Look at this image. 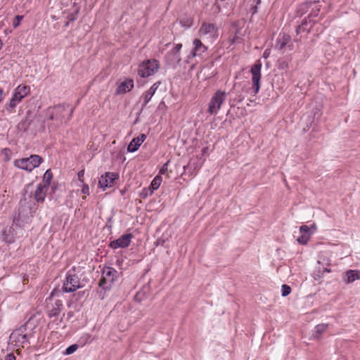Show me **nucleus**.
<instances>
[{
  "label": "nucleus",
  "mask_w": 360,
  "mask_h": 360,
  "mask_svg": "<svg viewBox=\"0 0 360 360\" xmlns=\"http://www.w3.org/2000/svg\"><path fill=\"white\" fill-rule=\"evenodd\" d=\"M73 108H69L66 105H58L48 109L49 119L56 120L59 123H65L72 117Z\"/></svg>",
  "instance_id": "1"
},
{
  "label": "nucleus",
  "mask_w": 360,
  "mask_h": 360,
  "mask_svg": "<svg viewBox=\"0 0 360 360\" xmlns=\"http://www.w3.org/2000/svg\"><path fill=\"white\" fill-rule=\"evenodd\" d=\"M43 160V158L38 155H31L28 158L15 160L13 164L19 169L32 172L34 168L38 167Z\"/></svg>",
  "instance_id": "2"
},
{
  "label": "nucleus",
  "mask_w": 360,
  "mask_h": 360,
  "mask_svg": "<svg viewBox=\"0 0 360 360\" xmlns=\"http://www.w3.org/2000/svg\"><path fill=\"white\" fill-rule=\"evenodd\" d=\"M58 293H60L59 291L53 290L50 297L46 299L47 314L51 319L57 318L63 309V301L56 297Z\"/></svg>",
  "instance_id": "3"
},
{
  "label": "nucleus",
  "mask_w": 360,
  "mask_h": 360,
  "mask_svg": "<svg viewBox=\"0 0 360 360\" xmlns=\"http://www.w3.org/2000/svg\"><path fill=\"white\" fill-rule=\"evenodd\" d=\"M84 286V285L82 283L78 276L71 271H69L66 274L62 290L63 292L67 293L74 292L78 289L82 288Z\"/></svg>",
  "instance_id": "4"
},
{
  "label": "nucleus",
  "mask_w": 360,
  "mask_h": 360,
  "mask_svg": "<svg viewBox=\"0 0 360 360\" xmlns=\"http://www.w3.org/2000/svg\"><path fill=\"white\" fill-rule=\"evenodd\" d=\"M182 49L181 44H176L169 51L165 56V60L167 65L172 68L181 65V50Z\"/></svg>",
  "instance_id": "5"
},
{
  "label": "nucleus",
  "mask_w": 360,
  "mask_h": 360,
  "mask_svg": "<svg viewBox=\"0 0 360 360\" xmlns=\"http://www.w3.org/2000/svg\"><path fill=\"white\" fill-rule=\"evenodd\" d=\"M160 68L159 61L150 59L143 61L138 68V75L141 77H147L154 75Z\"/></svg>",
  "instance_id": "6"
},
{
  "label": "nucleus",
  "mask_w": 360,
  "mask_h": 360,
  "mask_svg": "<svg viewBox=\"0 0 360 360\" xmlns=\"http://www.w3.org/2000/svg\"><path fill=\"white\" fill-rule=\"evenodd\" d=\"M226 94L225 91L218 90L212 97L208 106V112L210 115H217L221 108L222 103L225 101Z\"/></svg>",
  "instance_id": "7"
},
{
  "label": "nucleus",
  "mask_w": 360,
  "mask_h": 360,
  "mask_svg": "<svg viewBox=\"0 0 360 360\" xmlns=\"http://www.w3.org/2000/svg\"><path fill=\"white\" fill-rule=\"evenodd\" d=\"M27 324L26 323L20 328L14 330L10 335L11 340L15 342L16 346L21 345L23 347L24 344L30 343L29 337L27 333Z\"/></svg>",
  "instance_id": "8"
},
{
  "label": "nucleus",
  "mask_w": 360,
  "mask_h": 360,
  "mask_svg": "<svg viewBox=\"0 0 360 360\" xmlns=\"http://www.w3.org/2000/svg\"><path fill=\"white\" fill-rule=\"evenodd\" d=\"M117 271L112 267H105L102 271L101 278L99 281V286L103 289H108L115 281Z\"/></svg>",
  "instance_id": "9"
},
{
  "label": "nucleus",
  "mask_w": 360,
  "mask_h": 360,
  "mask_svg": "<svg viewBox=\"0 0 360 360\" xmlns=\"http://www.w3.org/2000/svg\"><path fill=\"white\" fill-rule=\"evenodd\" d=\"M261 69L262 63L260 60H257L250 69L252 75V88L255 94H257L260 89V80L262 77Z\"/></svg>",
  "instance_id": "10"
},
{
  "label": "nucleus",
  "mask_w": 360,
  "mask_h": 360,
  "mask_svg": "<svg viewBox=\"0 0 360 360\" xmlns=\"http://www.w3.org/2000/svg\"><path fill=\"white\" fill-rule=\"evenodd\" d=\"M207 50V47L200 39H195L193 41V48L191 53L186 56L184 62L189 63L192 58L202 56V53H205Z\"/></svg>",
  "instance_id": "11"
},
{
  "label": "nucleus",
  "mask_w": 360,
  "mask_h": 360,
  "mask_svg": "<svg viewBox=\"0 0 360 360\" xmlns=\"http://www.w3.org/2000/svg\"><path fill=\"white\" fill-rule=\"evenodd\" d=\"M217 32L218 29L215 24L205 22L202 23L198 31L200 37L207 36L210 38H217Z\"/></svg>",
  "instance_id": "12"
},
{
  "label": "nucleus",
  "mask_w": 360,
  "mask_h": 360,
  "mask_svg": "<svg viewBox=\"0 0 360 360\" xmlns=\"http://www.w3.org/2000/svg\"><path fill=\"white\" fill-rule=\"evenodd\" d=\"M118 178L119 174L117 173L105 172L99 179L98 185L105 191L106 188L112 187L114 185L115 181L118 179Z\"/></svg>",
  "instance_id": "13"
},
{
  "label": "nucleus",
  "mask_w": 360,
  "mask_h": 360,
  "mask_svg": "<svg viewBox=\"0 0 360 360\" xmlns=\"http://www.w3.org/2000/svg\"><path fill=\"white\" fill-rule=\"evenodd\" d=\"M132 237L131 233L124 234L119 238L111 241L110 246L113 249L127 248L130 245Z\"/></svg>",
  "instance_id": "14"
},
{
  "label": "nucleus",
  "mask_w": 360,
  "mask_h": 360,
  "mask_svg": "<svg viewBox=\"0 0 360 360\" xmlns=\"http://www.w3.org/2000/svg\"><path fill=\"white\" fill-rule=\"evenodd\" d=\"M290 41V37L286 34H279L276 39L275 47L280 51H283L286 46H288L289 49H292V44H289Z\"/></svg>",
  "instance_id": "15"
},
{
  "label": "nucleus",
  "mask_w": 360,
  "mask_h": 360,
  "mask_svg": "<svg viewBox=\"0 0 360 360\" xmlns=\"http://www.w3.org/2000/svg\"><path fill=\"white\" fill-rule=\"evenodd\" d=\"M30 93V87L27 85L18 86L13 92V96L18 98L20 102Z\"/></svg>",
  "instance_id": "16"
},
{
  "label": "nucleus",
  "mask_w": 360,
  "mask_h": 360,
  "mask_svg": "<svg viewBox=\"0 0 360 360\" xmlns=\"http://www.w3.org/2000/svg\"><path fill=\"white\" fill-rule=\"evenodd\" d=\"M146 139V135L144 134H141L139 136L134 138L128 145L127 150L131 153L136 151Z\"/></svg>",
  "instance_id": "17"
},
{
  "label": "nucleus",
  "mask_w": 360,
  "mask_h": 360,
  "mask_svg": "<svg viewBox=\"0 0 360 360\" xmlns=\"http://www.w3.org/2000/svg\"><path fill=\"white\" fill-rule=\"evenodd\" d=\"M48 190L46 185H42L41 183L39 184L34 193V198L38 202H44L46 194Z\"/></svg>",
  "instance_id": "18"
},
{
  "label": "nucleus",
  "mask_w": 360,
  "mask_h": 360,
  "mask_svg": "<svg viewBox=\"0 0 360 360\" xmlns=\"http://www.w3.org/2000/svg\"><path fill=\"white\" fill-rule=\"evenodd\" d=\"M134 87V81L131 79H127L121 82L116 89V94H125L130 91Z\"/></svg>",
  "instance_id": "19"
},
{
  "label": "nucleus",
  "mask_w": 360,
  "mask_h": 360,
  "mask_svg": "<svg viewBox=\"0 0 360 360\" xmlns=\"http://www.w3.org/2000/svg\"><path fill=\"white\" fill-rule=\"evenodd\" d=\"M356 280H360V271L350 269L345 273L343 281L345 283H352Z\"/></svg>",
  "instance_id": "20"
},
{
  "label": "nucleus",
  "mask_w": 360,
  "mask_h": 360,
  "mask_svg": "<svg viewBox=\"0 0 360 360\" xmlns=\"http://www.w3.org/2000/svg\"><path fill=\"white\" fill-rule=\"evenodd\" d=\"M1 238L6 243H13L15 241V236L11 227L2 230Z\"/></svg>",
  "instance_id": "21"
},
{
  "label": "nucleus",
  "mask_w": 360,
  "mask_h": 360,
  "mask_svg": "<svg viewBox=\"0 0 360 360\" xmlns=\"http://www.w3.org/2000/svg\"><path fill=\"white\" fill-rule=\"evenodd\" d=\"M20 103V101L13 96L12 98L9 100V101L4 105V110L9 114L12 113L13 112L15 108Z\"/></svg>",
  "instance_id": "22"
},
{
  "label": "nucleus",
  "mask_w": 360,
  "mask_h": 360,
  "mask_svg": "<svg viewBox=\"0 0 360 360\" xmlns=\"http://www.w3.org/2000/svg\"><path fill=\"white\" fill-rule=\"evenodd\" d=\"M202 164V162L195 164L190 162L188 165L184 166V170L185 172L188 170L189 172L193 174L201 167Z\"/></svg>",
  "instance_id": "23"
},
{
  "label": "nucleus",
  "mask_w": 360,
  "mask_h": 360,
  "mask_svg": "<svg viewBox=\"0 0 360 360\" xmlns=\"http://www.w3.org/2000/svg\"><path fill=\"white\" fill-rule=\"evenodd\" d=\"M328 327L327 324H319L317 325L314 328V333L313 334L314 337L315 338H319L320 335L326 331V328Z\"/></svg>",
  "instance_id": "24"
},
{
  "label": "nucleus",
  "mask_w": 360,
  "mask_h": 360,
  "mask_svg": "<svg viewBox=\"0 0 360 360\" xmlns=\"http://www.w3.org/2000/svg\"><path fill=\"white\" fill-rule=\"evenodd\" d=\"M53 178L52 172L50 169H48L45 172L43 176V182L42 185H46V187L49 188V184H51V181Z\"/></svg>",
  "instance_id": "25"
},
{
  "label": "nucleus",
  "mask_w": 360,
  "mask_h": 360,
  "mask_svg": "<svg viewBox=\"0 0 360 360\" xmlns=\"http://www.w3.org/2000/svg\"><path fill=\"white\" fill-rule=\"evenodd\" d=\"M161 182H162V177H161V176L158 175L153 179V180L152 181L150 186L149 187H150L151 189L153 190V191H154L160 187Z\"/></svg>",
  "instance_id": "26"
},
{
  "label": "nucleus",
  "mask_w": 360,
  "mask_h": 360,
  "mask_svg": "<svg viewBox=\"0 0 360 360\" xmlns=\"http://www.w3.org/2000/svg\"><path fill=\"white\" fill-rule=\"evenodd\" d=\"M153 95L154 94H151L150 92H149L148 91L143 94V102L142 105H141V109L142 110L146 107L147 104L151 100V98L153 96Z\"/></svg>",
  "instance_id": "27"
},
{
  "label": "nucleus",
  "mask_w": 360,
  "mask_h": 360,
  "mask_svg": "<svg viewBox=\"0 0 360 360\" xmlns=\"http://www.w3.org/2000/svg\"><path fill=\"white\" fill-rule=\"evenodd\" d=\"M300 231L302 236H308L309 238L311 237L312 234V231H310V229L307 225H302L300 227Z\"/></svg>",
  "instance_id": "28"
},
{
  "label": "nucleus",
  "mask_w": 360,
  "mask_h": 360,
  "mask_svg": "<svg viewBox=\"0 0 360 360\" xmlns=\"http://www.w3.org/2000/svg\"><path fill=\"white\" fill-rule=\"evenodd\" d=\"M153 190L151 189L150 187L145 188L143 189L141 196L143 198H146L149 195H151L153 193Z\"/></svg>",
  "instance_id": "29"
},
{
  "label": "nucleus",
  "mask_w": 360,
  "mask_h": 360,
  "mask_svg": "<svg viewBox=\"0 0 360 360\" xmlns=\"http://www.w3.org/2000/svg\"><path fill=\"white\" fill-rule=\"evenodd\" d=\"M291 292V288L286 285L283 284L281 287V294L283 297L288 296Z\"/></svg>",
  "instance_id": "30"
},
{
  "label": "nucleus",
  "mask_w": 360,
  "mask_h": 360,
  "mask_svg": "<svg viewBox=\"0 0 360 360\" xmlns=\"http://www.w3.org/2000/svg\"><path fill=\"white\" fill-rule=\"evenodd\" d=\"M78 349V345L77 344H73L70 346H69L66 350L65 354L67 355H70L73 354L77 349Z\"/></svg>",
  "instance_id": "31"
},
{
  "label": "nucleus",
  "mask_w": 360,
  "mask_h": 360,
  "mask_svg": "<svg viewBox=\"0 0 360 360\" xmlns=\"http://www.w3.org/2000/svg\"><path fill=\"white\" fill-rule=\"evenodd\" d=\"M309 238H309L308 236L301 235V236L297 238V240L300 244L306 245L308 243Z\"/></svg>",
  "instance_id": "32"
},
{
  "label": "nucleus",
  "mask_w": 360,
  "mask_h": 360,
  "mask_svg": "<svg viewBox=\"0 0 360 360\" xmlns=\"http://www.w3.org/2000/svg\"><path fill=\"white\" fill-rule=\"evenodd\" d=\"M161 82L160 81L154 83L152 86L148 90V91L150 92L153 94H155V91H157L158 88L159 87Z\"/></svg>",
  "instance_id": "33"
},
{
  "label": "nucleus",
  "mask_w": 360,
  "mask_h": 360,
  "mask_svg": "<svg viewBox=\"0 0 360 360\" xmlns=\"http://www.w3.org/2000/svg\"><path fill=\"white\" fill-rule=\"evenodd\" d=\"M146 297V294L144 292L140 291L138 292L135 295V300L138 302H141L144 297Z\"/></svg>",
  "instance_id": "34"
},
{
  "label": "nucleus",
  "mask_w": 360,
  "mask_h": 360,
  "mask_svg": "<svg viewBox=\"0 0 360 360\" xmlns=\"http://www.w3.org/2000/svg\"><path fill=\"white\" fill-rule=\"evenodd\" d=\"M23 18V16L22 15H16L15 16V20L13 23V25L15 28H16L19 25H20V21L22 20V19Z\"/></svg>",
  "instance_id": "35"
},
{
  "label": "nucleus",
  "mask_w": 360,
  "mask_h": 360,
  "mask_svg": "<svg viewBox=\"0 0 360 360\" xmlns=\"http://www.w3.org/2000/svg\"><path fill=\"white\" fill-rule=\"evenodd\" d=\"M169 163V160H168L167 162H165L162 165V167L160 169V174H165L167 172Z\"/></svg>",
  "instance_id": "36"
},
{
  "label": "nucleus",
  "mask_w": 360,
  "mask_h": 360,
  "mask_svg": "<svg viewBox=\"0 0 360 360\" xmlns=\"http://www.w3.org/2000/svg\"><path fill=\"white\" fill-rule=\"evenodd\" d=\"M82 192L84 194L89 195V188L87 184H84L82 187Z\"/></svg>",
  "instance_id": "37"
},
{
  "label": "nucleus",
  "mask_w": 360,
  "mask_h": 360,
  "mask_svg": "<svg viewBox=\"0 0 360 360\" xmlns=\"http://www.w3.org/2000/svg\"><path fill=\"white\" fill-rule=\"evenodd\" d=\"M15 356L13 353H10L6 355L4 360H15Z\"/></svg>",
  "instance_id": "38"
},
{
  "label": "nucleus",
  "mask_w": 360,
  "mask_h": 360,
  "mask_svg": "<svg viewBox=\"0 0 360 360\" xmlns=\"http://www.w3.org/2000/svg\"><path fill=\"white\" fill-rule=\"evenodd\" d=\"M181 23L183 24L184 26H186L187 27H189L191 26L192 21L190 19H187L186 21L183 22L182 20H181Z\"/></svg>",
  "instance_id": "39"
},
{
  "label": "nucleus",
  "mask_w": 360,
  "mask_h": 360,
  "mask_svg": "<svg viewBox=\"0 0 360 360\" xmlns=\"http://www.w3.org/2000/svg\"><path fill=\"white\" fill-rule=\"evenodd\" d=\"M238 33V30H237V32H236V34L232 39V43H238L240 41V38L239 37H238V35H237Z\"/></svg>",
  "instance_id": "40"
},
{
  "label": "nucleus",
  "mask_w": 360,
  "mask_h": 360,
  "mask_svg": "<svg viewBox=\"0 0 360 360\" xmlns=\"http://www.w3.org/2000/svg\"><path fill=\"white\" fill-rule=\"evenodd\" d=\"M30 124V121L28 120V118H26L25 120L22 122V127H23L25 126V130L27 129V127Z\"/></svg>",
  "instance_id": "41"
},
{
  "label": "nucleus",
  "mask_w": 360,
  "mask_h": 360,
  "mask_svg": "<svg viewBox=\"0 0 360 360\" xmlns=\"http://www.w3.org/2000/svg\"><path fill=\"white\" fill-rule=\"evenodd\" d=\"M84 170H81L78 172L77 174V176H78V178L81 181H83V180L82 179V178L84 176Z\"/></svg>",
  "instance_id": "42"
},
{
  "label": "nucleus",
  "mask_w": 360,
  "mask_h": 360,
  "mask_svg": "<svg viewBox=\"0 0 360 360\" xmlns=\"http://www.w3.org/2000/svg\"><path fill=\"white\" fill-rule=\"evenodd\" d=\"M4 99V91L2 89L0 88V103Z\"/></svg>",
  "instance_id": "43"
},
{
  "label": "nucleus",
  "mask_w": 360,
  "mask_h": 360,
  "mask_svg": "<svg viewBox=\"0 0 360 360\" xmlns=\"http://www.w3.org/2000/svg\"><path fill=\"white\" fill-rule=\"evenodd\" d=\"M314 4H315V3L309 2V3H307V4H304V5H302V7L307 8L309 6H313Z\"/></svg>",
  "instance_id": "44"
},
{
  "label": "nucleus",
  "mask_w": 360,
  "mask_h": 360,
  "mask_svg": "<svg viewBox=\"0 0 360 360\" xmlns=\"http://www.w3.org/2000/svg\"><path fill=\"white\" fill-rule=\"evenodd\" d=\"M310 229V231H312V233L316 231V226L314 224H313L312 226H311L309 227Z\"/></svg>",
  "instance_id": "45"
},
{
  "label": "nucleus",
  "mask_w": 360,
  "mask_h": 360,
  "mask_svg": "<svg viewBox=\"0 0 360 360\" xmlns=\"http://www.w3.org/2000/svg\"><path fill=\"white\" fill-rule=\"evenodd\" d=\"M207 147L203 148L202 149V150H201V152H202V155H203L204 154H205V153L207 152Z\"/></svg>",
  "instance_id": "46"
},
{
  "label": "nucleus",
  "mask_w": 360,
  "mask_h": 360,
  "mask_svg": "<svg viewBox=\"0 0 360 360\" xmlns=\"http://www.w3.org/2000/svg\"><path fill=\"white\" fill-rule=\"evenodd\" d=\"M330 269H327V268H325L323 270V272H330Z\"/></svg>",
  "instance_id": "47"
},
{
  "label": "nucleus",
  "mask_w": 360,
  "mask_h": 360,
  "mask_svg": "<svg viewBox=\"0 0 360 360\" xmlns=\"http://www.w3.org/2000/svg\"><path fill=\"white\" fill-rule=\"evenodd\" d=\"M75 20V18L74 17H72V16L70 18V21H73Z\"/></svg>",
  "instance_id": "48"
},
{
  "label": "nucleus",
  "mask_w": 360,
  "mask_h": 360,
  "mask_svg": "<svg viewBox=\"0 0 360 360\" xmlns=\"http://www.w3.org/2000/svg\"><path fill=\"white\" fill-rule=\"evenodd\" d=\"M2 46H3V43H2L1 40L0 39V49L2 48Z\"/></svg>",
  "instance_id": "49"
},
{
  "label": "nucleus",
  "mask_w": 360,
  "mask_h": 360,
  "mask_svg": "<svg viewBox=\"0 0 360 360\" xmlns=\"http://www.w3.org/2000/svg\"><path fill=\"white\" fill-rule=\"evenodd\" d=\"M156 243H157V245L160 244V240H158Z\"/></svg>",
  "instance_id": "50"
},
{
  "label": "nucleus",
  "mask_w": 360,
  "mask_h": 360,
  "mask_svg": "<svg viewBox=\"0 0 360 360\" xmlns=\"http://www.w3.org/2000/svg\"><path fill=\"white\" fill-rule=\"evenodd\" d=\"M68 25H69V22H66V24H65V26H66V27H68Z\"/></svg>",
  "instance_id": "51"
},
{
  "label": "nucleus",
  "mask_w": 360,
  "mask_h": 360,
  "mask_svg": "<svg viewBox=\"0 0 360 360\" xmlns=\"http://www.w3.org/2000/svg\"><path fill=\"white\" fill-rule=\"evenodd\" d=\"M233 26H236V22H233Z\"/></svg>",
  "instance_id": "52"
}]
</instances>
